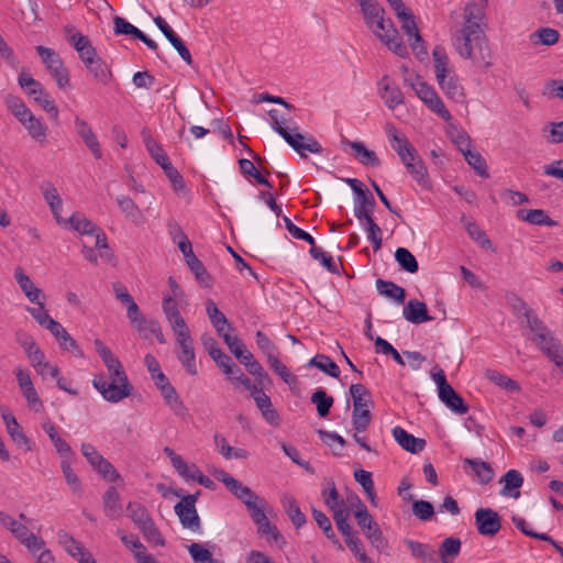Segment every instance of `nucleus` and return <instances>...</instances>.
I'll return each mask as SVG.
<instances>
[{
  "mask_svg": "<svg viewBox=\"0 0 563 563\" xmlns=\"http://www.w3.org/2000/svg\"><path fill=\"white\" fill-rule=\"evenodd\" d=\"M132 325L146 340L155 336L161 344L166 342L161 325L154 319H132Z\"/></svg>",
  "mask_w": 563,
  "mask_h": 563,
  "instance_id": "4be33fe9",
  "label": "nucleus"
},
{
  "mask_svg": "<svg viewBox=\"0 0 563 563\" xmlns=\"http://www.w3.org/2000/svg\"><path fill=\"white\" fill-rule=\"evenodd\" d=\"M461 551V540L459 538H445L439 547L438 553L442 563H451Z\"/></svg>",
  "mask_w": 563,
  "mask_h": 563,
  "instance_id": "4c0bfd02",
  "label": "nucleus"
},
{
  "mask_svg": "<svg viewBox=\"0 0 563 563\" xmlns=\"http://www.w3.org/2000/svg\"><path fill=\"white\" fill-rule=\"evenodd\" d=\"M14 278L27 299L32 303H36L40 311H44V302L42 300L45 297L44 294L34 285L21 267L15 268Z\"/></svg>",
  "mask_w": 563,
  "mask_h": 563,
  "instance_id": "dca6fc26",
  "label": "nucleus"
},
{
  "mask_svg": "<svg viewBox=\"0 0 563 563\" xmlns=\"http://www.w3.org/2000/svg\"><path fill=\"white\" fill-rule=\"evenodd\" d=\"M519 220L534 225L555 227L558 222L552 220L542 209H520L517 212Z\"/></svg>",
  "mask_w": 563,
  "mask_h": 563,
  "instance_id": "c85d7f7f",
  "label": "nucleus"
},
{
  "mask_svg": "<svg viewBox=\"0 0 563 563\" xmlns=\"http://www.w3.org/2000/svg\"><path fill=\"white\" fill-rule=\"evenodd\" d=\"M59 543L64 548V550L73 558L77 559L80 555H85V548L80 542L75 540L67 532H59Z\"/></svg>",
  "mask_w": 563,
  "mask_h": 563,
  "instance_id": "13d9d810",
  "label": "nucleus"
},
{
  "mask_svg": "<svg viewBox=\"0 0 563 563\" xmlns=\"http://www.w3.org/2000/svg\"><path fill=\"white\" fill-rule=\"evenodd\" d=\"M474 517L478 533L482 536L493 537L501 529L499 515L490 508H478Z\"/></svg>",
  "mask_w": 563,
  "mask_h": 563,
  "instance_id": "ddd939ff",
  "label": "nucleus"
},
{
  "mask_svg": "<svg viewBox=\"0 0 563 563\" xmlns=\"http://www.w3.org/2000/svg\"><path fill=\"white\" fill-rule=\"evenodd\" d=\"M401 22V29L405 31L409 38H415V43L412 47L416 48V44L421 43L422 38L418 32L416 22L410 12L405 13L404 15L398 16Z\"/></svg>",
  "mask_w": 563,
  "mask_h": 563,
  "instance_id": "0e129e2a",
  "label": "nucleus"
},
{
  "mask_svg": "<svg viewBox=\"0 0 563 563\" xmlns=\"http://www.w3.org/2000/svg\"><path fill=\"white\" fill-rule=\"evenodd\" d=\"M279 135L301 156H306V151L312 154L322 153V146L312 135H305L298 132V128L279 131Z\"/></svg>",
  "mask_w": 563,
  "mask_h": 563,
  "instance_id": "9b49d317",
  "label": "nucleus"
},
{
  "mask_svg": "<svg viewBox=\"0 0 563 563\" xmlns=\"http://www.w3.org/2000/svg\"><path fill=\"white\" fill-rule=\"evenodd\" d=\"M128 517L133 521L135 527L140 530L143 525L147 523L152 517L148 510L140 503L129 501L126 505Z\"/></svg>",
  "mask_w": 563,
  "mask_h": 563,
  "instance_id": "c03bdc74",
  "label": "nucleus"
},
{
  "mask_svg": "<svg viewBox=\"0 0 563 563\" xmlns=\"http://www.w3.org/2000/svg\"><path fill=\"white\" fill-rule=\"evenodd\" d=\"M93 345L108 371L109 380L106 375L101 373L93 377L92 386L108 402H120L132 394L133 386L129 380L122 363L112 351L99 339L93 341Z\"/></svg>",
  "mask_w": 563,
  "mask_h": 563,
  "instance_id": "f257e3e1",
  "label": "nucleus"
},
{
  "mask_svg": "<svg viewBox=\"0 0 563 563\" xmlns=\"http://www.w3.org/2000/svg\"><path fill=\"white\" fill-rule=\"evenodd\" d=\"M103 510L107 517L115 519L121 516V498L115 487H109L103 495Z\"/></svg>",
  "mask_w": 563,
  "mask_h": 563,
  "instance_id": "2f4dec72",
  "label": "nucleus"
},
{
  "mask_svg": "<svg viewBox=\"0 0 563 563\" xmlns=\"http://www.w3.org/2000/svg\"><path fill=\"white\" fill-rule=\"evenodd\" d=\"M462 153L467 164L472 166L481 177H488L486 161L478 152L465 148L462 150Z\"/></svg>",
  "mask_w": 563,
  "mask_h": 563,
  "instance_id": "3c124183",
  "label": "nucleus"
},
{
  "mask_svg": "<svg viewBox=\"0 0 563 563\" xmlns=\"http://www.w3.org/2000/svg\"><path fill=\"white\" fill-rule=\"evenodd\" d=\"M395 260L404 271L410 274H415L419 269L416 257L405 247L396 250Z\"/></svg>",
  "mask_w": 563,
  "mask_h": 563,
  "instance_id": "4d7b16f0",
  "label": "nucleus"
},
{
  "mask_svg": "<svg viewBox=\"0 0 563 563\" xmlns=\"http://www.w3.org/2000/svg\"><path fill=\"white\" fill-rule=\"evenodd\" d=\"M216 545L211 543H191L187 547L190 556L195 563H223L220 560L212 558L210 549H214Z\"/></svg>",
  "mask_w": 563,
  "mask_h": 563,
  "instance_id": "72a5a7b5",
  "label": "nucleus"
},
{
  "mask_svg": "<svg viewBox=\"0 0 563 563\" xmlns=\"http://www.w3.org/2000/svg\"><path fill=\"white\" fill-rule=\"evenodd\" d=\"M90 75L101 85H108L112 74L107 64L98 56L91 63L85 65Z\"/></svg>",
  "mask_w": 563,
  "mask_h": 563,
  "instance_id": "a19ab883",
  "label": "nucleus"
},
{
  "mask_svg": "<svg viewBox=\"0 0 563 563\" xmlns=\"http://www.w3.org/2000/svg\"><path fill=\"white\" fill-rule=\"evenodd\" d=\"M350 394L353 399V408L368 407L371 405V394L364 385L352 384L350 386Z\"/></svg>",
  "mask_w": 563,
  "mask_h": 563,
  "instance_id": "052dcab7",
  "label": "nucleus"
},
{
  "mask_svg": "<svg viewBox=\"0 0 563 563\" xmlns=\"http://www.w3.org/2000/svg\"><path fill=\"white\" fill-rule=\"evenodd\" d=\"M43 196L45 201L51 208L56 222L60 225H66V219L62 217L63 200L57 189L52 184H46L43 188Z\"/></svg>",
  "mask_w": 563,
  "mask_h": 563,
  "instance_id": "b1692460",
  "label": "nucleus"
},
{
  "mask_svg": "<svg viewBox=\"0 0 563 563\" xmlns=\"http://www.w3.org/2000/svg\"><path fill=\"white\" fill-rule=\"evenodd\" d=\"M41 327L47 329L59 342V345L65 350H76L77 343L65 330V328L55 319H38Z\"/></svg>",
  "mask_w": 563,
  "mask_h": 563,
  "instance_id": "6ab92c4d",
  "label": "nucleus"
},
{
  "mask_svg": "<svg viewBox=\"0 0 563 563\" xmlns=\"http://www.w3.org/2000/svg\"><path fill=\"white\" fill-rule=\"evenodd\" d=\"M142 532L144 539L155 547H164L165 545V539L163 538L161 531L156 527L153 519L147 520L146 525H143V527L140 529Z\"/></svg>",
  "mask_w": 563,
  "mask_h": 563,
  "instance_id": "bf43d9fd",
  "label": "nucleus"
},
{
  "mask_svg": "<svg viewBox=\"0 0 563 563\" xmlns=\"http://www.w3.org/2000/svg\"><path fill=\"white\" fill-rule=\"evenodd\" d=\"M365 537L371 544L378 550V552H386L388 550V541L384 537L377 522H373L372 527L364 531Z\"/></svg>",
  "mask_w": 563,
  "mask_h": 563,
  "instance_id": "6e6d98bb",
  "label": "nucleus"
},
{
  "mask_svg": "<svg viewBox=\"0 0 563 563\" xmlns=\"http://www.w3.org/2000/svg\"><path fill=\"white\" fill-rule=\"evenodd\" d=\"M431 378L438 387L439 399L454 413L465 415L468 411V406L463 398L454 390L448 383L443 369L439 368L437 372L431 373Z\"/></svg>",
  "mask_w": 563,
  "mask_h": 563,
  "instance_id": "423d86ee",
  "label": "nucleus"
},
{
  "mask_svg": "<svg viewBox=\"0 0 563 563\" xmlns=\"http://www.w3.org/2000/svg\"><path fill=\"white\" fill-rule=\"evenodd\" d=\"M376 289L379 295L394 300L396 303H404L406 290L393 282L377 279Z\"/></svg>",
  "mask_w": 563,
  "mask_h": 563,
  "instance_id": "473e14b6",
  "label": "nucleus"
},
{
  "mask_svg": "<svg viewBox=\"0 0 563 563\" xmlns=\"http://www.w3.org/2000/svg\"><path fill=\"white\" fill-rule=\"evenodd\" d=\"M267 506V501L263 498L254 505H250V503H247V510L252 520L257 526L258 533L269 536L276 541L279 538V533L276 527L272 526L266 517L265 509Z\"/></svg>",
  "mask_w": 563,
  "mask_h": 563,
  "instance_id": "f8f14e48",
  "label": "nucleus"
},
{
  "mask_svg": "<svg viewBox=\"0 0 563 563\" xmlns=\"http://www.w3.org/2000/svg\"><path fill=\"white\" fill-rule=\"evenodd\" d=\"M486 377L494 383L495 385L499 386L500 388L508 390V391H519L520 387L517 382L509 378L506 375H503L496 371H488L486 373Z\"/></svg>",
  "mask_w": 563,
  "mask_h": 563,
  "instance_id": "e2e57ef3",
  "label": "nucleus"
},
{
  "mask_svg": "<svg viewBox=\"0 0 563 563\" xmlns=\"http://www.w3.org/2000/svg\"><path fill=\"white\" fill-rule=\"evenodd\" d=\"M432 56L434 62V73L437 79H440L443 76L451 74V70L449 69V57L443 47H434Z\"/></svg>",
  "mask_w": 563,
  "mask_h": 563,
  "instance_id": "8fccbe9b",
  "label": "nucleus"
},
{
  "mask_svg": "<svg viewBox=\"0 0 563 563\" xmlns=\"http://www.w3.org/2000/svg\"><path fill=\"white\" fill-rule=\"evenodd\" d=\"M404 543L410 551L411 556L419 559L422 563L435 562V551L431 545L411 539L404 540Z\"/></svg>",
  "mask_w": 563,
  "mask_h": 563,
  "instance_id": "c756f323",
  "label": "nucleus"
},
{
  "mask_svg": "<svg viewBox=\"0 0 563 563\" xmlns=\"http://www.w3.org/2000/svg\"><path fill=\"white\" fill-rule=\"evenodd\" d=\"M408 173L411 175L415 181L422 188V189H430L431 188V180L427 170V167L424 163L422 162L421 157L416 159L412 164H408V167H406Z\"/></svg>",
  "mask_w": 563,
  "mask_h": 563,
  "instance_id": "79ce46f5",
  "label": "nucleus"
},
{
  "mask_svg": "<svg viewBox=\"0 0 563 563\" xmlns=\"http://www.w3.org/2000/svg\"><path fill=\"white\" fill-rule=\"evenodd\" d=\"M174 460V468L180 476L196 481L197 475L200 473V470L196 464H188L183 457H175Z\"/></svg>",
  "mask_w": 563,
  "mask_h": 563,
  "instance_id": "774afa93",
  "label": "nucleus"
},
{
  "mask_svg": "<svg viewBox=\"0 0 563 563\" xmlns=\"http://www.w3.org/2000/svg\"><path fill=\"white\" fill-rule=\"evenodd\" d=\"M198 496L199 492L196 494L183 496L180 501L175 505L174 509L184 528L200 533V518L196 509V501Z\"/></svg>",
  "mask_w": 563,
  "mask_h": 563,
  "instance_id": "1a4fd4ad",
  "label": "nucleus"
},
{
  "mask_svg": "<svg viewBox=\"0 0 563 563\" xmlns=\"http://www.w3.org/2000/svg\"><path fill=\"white\" fill-rule=\"evenodd\" d=\"M252 398L254 399L256 407L261 411L263 418L271 426H274V427L279 426V423H280L279 415L274 409L269 396L261 387L253 386Z\"/></svg>",
  "mask_w": 563,
  "mask_h": 563,
  "instance_id": "4468645a",
  "label": "nucleus"
},
{
  "mask_svg": "<svg viewBox=\"0 0 563 563\" xmlns=\"http://www.w3.org/2000/svg\"><path fill=\"white\" fill-rule=\"evenodd\" d=\"M379 96L387 108L394 110L396 107L405 102L400 88L394 85L388 76H384L379 84Z\"/></svg>",
  "mask_w": 563,
  "mask_h": 563,
  "instance_id": "a211bd4d",
  "label": "nucleus"
},
{
  "mask_svg": "<svg viewBox=\"0 0 563 563\" xmlns=\"http://www.w3.org/2000/svg\"><path fill=\"white\" fill-rule=\"evenodd\" d=\"M375 205V199L369 191L354 198V216L360 223L373 219L372 213Z\"/></svg>",
  "mask_w": 563,
  "mask_h": 563,
  "instance_id": "393cba45",
  "label": "nucleus"
},
{
  "mask_svg": "<svg viewBox=\"0 0 563 563\" xmlns=\"http://www.w3.org/2000/svg\"><path fill=\"white\" fill-rule=\"evenodd\" d=\"M167 176L170 185L176 194H186L187 187L185 185L183 176L173 166V164H168L166 167L162 168Z\"/></svg>",
  "mask_w": 563,
  "mask_h": 563,
  "instance_id": "69168bd1",
  "label": "nucleus"
},
{
  "mask_svg": "<svg viewBox=\"0 0 563 563\" xmlns=\"http://www.w3.org/2000/svg\"><path fill=\"white\" fill-rule=\"evenodd\" d=\"M67 224H69L79 234L92 238L95 249L99 251V256L101 258L109 257L110 252L107 243V236L93 222L78 213H74L70 218L66 219V225Z\"/></svg>",
  "mask_w": 563,
  "mask_h": 563,
  "instance_id": "20e7f679",
  "label": "nucleus"
},
{
  "mask_svg": "<svg viewBox=\"0 0 563 563\" xmlns=\"http://www.w3.org/2000/svg\"><path fill=\"white\" fill-rule=\"evenodd\" d=\"M74 125L76 133L81 137L85 145L89 148L95 158L100 159L102 157V151L99 141L89 123L80 117L76 115L74 119Z\"/></svg>",
  "mask_w": 563,
  "mask_h": 563,
  "instance_id": "f3484780",
  "label": "nucleus"
},
{
  "mask_svg": "<svg viewBox=\"0 0 563 563\" xmlns=\"http://www.w3.org/2000/svg\"><path fill=\"white\" fill-rule=\"evenodd\" d=\"M42 428L45 431V433L48 435L51 441L53 442L56 451L63 457L67 459L73 455L70 445L63 438L59 437L56 428L53 426L52 422H49V421L44 422Z\"/></svg>",
  "mask_w": 563,
  "mask_h": 563,
  "instance_id": "ea45409f",
  "label": "nucleus"
},
{
  "mask_svg": "<svg viewBox=\"0 0 563 563\" xmlns=\"http://www.w3.org/2000/svg\"><path fill=\"white\" fill-rule=\"evenodd\" d=\"M500 483H504V487L500 490V495L512 497L515 499L520 497L519 488L523 484V477L520 472L516 470H509L501 478Z\"/></svg>",
  "mask_w": 563,
  "mask_h": 563,
  "instance_id": "bb28decb",
  "label": "nucleus"
},
{
  "mask_svg": "<svg viewBox=\"0 0 563 563\" xmlns=\"http://www.w3.org/2000/svg\"><path fill=\"white\" fill-rule=\"evenodd\" d=\"M525 334L563 372V346L542 319H527Z\"/></svg>",
  "mask_w": 563,
  "mask_h": 563,
  "instance_id": "f03ea898",
  "label": "nucleus"
},
{
  "mask_svg": "<svg viewBox=\"0 0 563 563\" xmlns=\"http://www.w3.org/2000/svg\"><path fill=\"white\" fill-rule=\"evenodd\" d=\"M161 394L165 400V404L173 410L175 415H186L187 408L172 384L169 386H165V388L163 387Z\"/></svg>",
  "mask_w": 563,
  "mask_h": 563,
  "instance_id": "37998d69",
  "label": "nucleus"
},
{
  "mask_svg": "<svg viewBox=\"0 0 563 563\" xmlns=\"http://www.w3.org/2000/svg\"><path fill=\"white\" fill-rule=\"evenodd\" d=\"M534 44L553 45L559 40V32L551 27H542L530 35Z\"/></svg>",
  "mask_w": 563,
  "mask_h": 563,
  "instance_id": "680f3d73",
  "label": "nucleus"
},
{
  "mask_svg": "<svg viewBox=\"0 0 563 563\" xmlns=\"http://www.w3.org/2000/svg\"><path fill=\"white\" fill-rule=\"evenodd\" d=\"M0 523L3 528L8 529L20 543L31 532L24 523L18 521L4 511H0Z\"/></svg>",
  "mask_w": 563,
  "mask_h": 563,
  "instance_id": "c9c22d12",
  "label": "nucleus"
},
{
  "mask_svg": "<svg viewBox=\"0 0 563 563\" xmlns=\"http://www.w3.org/2000/svg\"><path fill=\"white\" fill-rule=\"evenodd\" d=\"M349 145L353 150L355 158L362 165L376 167L380 164L376 153L368 150L362 142H349Z\"/></svg>",
  "mask_w": 563,
  "mask_h": 563,
  "instance_id": "e433bc0d",
  "label": "nucleus"
},
{
  "mask_svg": "<svg viewBox=\"0 0 563 563\" xmlns=\"http://www.w3.org/2000/svg\"><path fill=\"white\" fill-rule=\"evenodd\" d=\"M385 132L390 143V146L398 154L399 157L402 156V154H406L410 152L412 148H415L412 144L409 142V140L404 134L399 133V131L394 124H386Z\"/></svg>",
  "mask_w": 563,
  "mask_h": 563,
  "instance_id": "a878e982",
  "label": "nucleus"
},
{
  "mask_svg": "<svg viewBox=\"0 0 563 563\" xmlns=\"http://www.w3.org/2000/svg\"><path fill=\"white\" fill-rule=\"evenodd\" d=\"M464 468L466 470V466L471 467L474 476L476 477L477 482L479 484H487L489 483L494 477V471L492 466L479 459H464Z\"/></svg>",
  "mask_w": 563,
  "mask_h": 563,
  "instance_id": "cd10ccee",
  "label": "nucleus"
},
{
  "mask_svg": "<svg viewBox=\"0 0 563 563\" xmlns=\"http://www.w3.org/2000/svg\"><path fill=\"white\" fill-rule=\"evenodd\" d=\"M437 81L448 98L457 102L464 99L463 86L460 84L455 76L449 74L440 79H437Z\"/></svg>",
  "mask_w": 563,
  "mask_h": 563,
  "instance_id": "7c9ffc66",
  "label": "nucleus"
},
{
  "mask_svg": "<svg viewBox=\"0 0 563 563\" xmlns=\"http://www.w3.org/2000/svg\"><path fill=\"white\" fill-rule=\"evenodd\" d=\"M361 225L367 232V239L372 242L374 250H379L382 247L383 239L382 230L378 224L373 219H368L361 223Z\"/></svg>",
  "mask_w": 563,
  "mask_h": 563,
  "instance_id": "338daca9",
  "label": "nucleus"
},
{
  "mask_svg": "<svg viewBox=\"0 0 563 563\" xmlns=\"http://www.w3.org/2000/svg\"><path fill=\"white\" fill-rule=\"evenodd\" d=\"M19 86L25 91V93L32 98L41 95L44 89L43 85L35 80L29 73L22 70L18 76Z\"/></svg>",
  "mask_w": 563,
  "mask_h": 563,
  "instance_id": "864d4df0",
  "label": "nucleus"
},
{
  "mask_svg": "<svg viewBox=\"0 0 563 563\" xmlns=\"http://www.w3.org/2000/svg\"><path fill=\"white\" fill-rule=\"evenodd\" d=\"M393 435L395 441L406 451L410 453H419L426 446V441L420 438H416L412 434L408 433L401 427H395L393 429Z\"/></svg>",
  "mask_w": 563,
  "mask_h": 563,
  "instance_id": "aec40b11",
  "label": "nucleus"
},
{
  "mask_svg": "<svg viewBox=\"0 0 563 563\" xmlns=\"http://www.w3.org/2000/svg\"><path fill=\"white\" fill-rule=\"evenodd\" d=\"M283 507L296 528L302 527L307 519L303 512L300 510L296 499L290 495H285L282 498Z\"/></svg>",
  "mask_w": 563,
  "mask_h": 563,
  "instance_id": "58836bf2",
  "label": "nucleus"
},
{
  "mask_svg": "<svg viewBox=\"0 0 563 563\" xmlns=\"http://www.w3.org/2000/svg\"><path fill=\"white\" fill-rule=\"evenodd\" d=\"M312 517L314 519V521L317 522L318 527L323 531V533L325 534V537L334 544L336 545L339 549H342V545L339 541V539L336 538L333 529H332V525H331V521L330 519L325 516L324 512H322L321 510H318L316 508L312 509Z\"/></svg>",
  "mask_w": 563,
  "mask_h": 563,
  "instance_id": "09e8293b",
  "label": "nucleus"
},
{
  "mask_svg": "<svg viewBox=\"0 0 563 563\" xmlns=\"http://www.w3.org/2000/svg\"><path fill=\"white\" fill-rule=\"evenodd\" d=\"M29 341L30 347L26 354L35 371L40 375L44 376V368H49V376L57 377V375L59 374L58 367L56 365H51L48 362H46L43 352L35 345L34 341Z\"/></svg>",
  "mask_w": 563,
  "mask_h": 563,
  "instance_id": "412c9836",
  "label": "nucleus"
},
{
  "mask_svg": "<svg viewBox=\"0 0 563 563\" xmlns=\"http://www.w3.org/2000/svg\"><path fill=\"white\" fill-rule=\"evenodd\" d=\"M117 203L124 217L132 223L140 225L145 222V217L141 208L128 196L117 197Z\"/></svg>",
  "mask_w": 563,
  "mask_h": 563,
  "instance_id": "5701e85b",
  "label": "nucleus"
},
{
  "mask_svg": "<svg viewBox=\"0 0 563 563\" xmlns=\"http://www.w3.org/2000/svg\"><path fill=\"white\" fill-rule=\"evenodd\" d=\"M8 110L26 130L29 136L41 145L47 142L48 128L41 118H37L16 96L8 95L4 99Z\"/></svg>",
  "mask_w": 563,
  "mask_h": 563,
  "instance_id": "7ed1b4c3",
  "label": "nucleus"
},
{
  "mask_svg": "<svg viewBox=\"0 0 563 563\" xmlns=\"http://www.w3.org/2000/svg\"><path fill=\"white\" fill-rule=\"evenodd\" d=\"M417 97L429 108L430 111L438 114L444 121L449 122L452 119L450 111L444 106L434 88L426 81L417 78L416 81L410 84Z\"/></svg>",
  "mask_w": 563,
  "mask_h": 563,
  "instance_id": "0eeeda50",
  "label": "nucleus"
},
{
  "mask_svg": "<svg viewBox=\"0 0 563 563\" xmlns=\"http://www.w3.org/2000/svg\"><path fill=\"white\" fill-rule=\"evenodd\" d=\"M170 292L164 297L163 310L166 317H180L184 312L181 306L184 303V292L173 277L168 278Z\"/></svg>",
  "mask_w": 563,
  "mask_h": 563,
  "instance_id": "2eb2a0df",
  "label": "nucleus"
},
{
  "mask_svg": "<svg viewBox=\"0 0 563 563\" xmlns=\"http://www.w3.org/2000/svg\"><path fill=\"white\" fill-rule=\"evenodd\" d=\"M113 291L115 295V298L122 302L128 309L129 317H133L137 313L139 307L135 303L132 296L129 294L125 286H123L121 283H114L113 284Z\"/></svg>",
  "mask_w": 563,
  "mask_h": 563,
  "instance_id": "603ef678",
  "label": "nucleus"
},
{
  "mask_svg": "<svg viewBox=\"0 0 563 563\" xmlns=\"http://www.w3.org/2000/svg\"><path fill=\"white\" fill-rule=\"evenodd\" d=\"M361 7L365 22L369 29L384 18V9L375 0H356Z\"/></svg>",
  "mask_w": 563,
  "mask_h": 563,
  "instance_id": "f704fd0d",
  "label": "nucleus"
},
{
  "mask_svg": "<svg viewBox=\"0 0 563 563\" xmlns=\"http://www.w3.org/2000/svg\"><path fill=\"white\" fill-rule=\"evenodd\" d=\"M483 40L481 25H463L453 36V46L461 57L467 59L472 57L473 47L479 46Z\"/></svg>",
  "mask_w": 563,
  "mask_h": 563,
  "instance_id": "6e6552de",
  "label": "nucleus"
},
{
  "mask_svg": "<svg viewBox=\"0 0 563 563\" xmlns=\"http://www.w3.org/2000/svg\"><path fill=\"white\" fill-rule=\"evenodd\" d=\"M333 401V397L328 396L322 388L317 389L311 396V402L317 406L318 415L322 418L329 415Z\"/></svg>",
  "mask_w": 563,
  "mask_h": 563,
  "instance_id": "5fc2aeb1",
  "label": "nucleus"
},
{
  "mask_svg": "<svg viewBox=\"0 0 563 563\" xmlns=\"http://www.w3.org/2000/svg\"><path fill=\"white\" fill-rule=\"evenodd\" d=\"M371 30L395 54L400 57L407 55V47L404 45L401 37L399 36L390 20H385L384 18L379 19V21L376 22L374 27Z\"/></svg>",
  "mask_w": 563,
  "mask_h": 563,
  "instance_id": "9d476101",
  "label": "nucleus"
},
{
  "mask_svg": "<svg viewBox=\"0 0 563 563\" xmlns=\"http://www.w3.org/2000/svg\"><path fill=\"white\" fill-rule=\"evenodd\" d=\"M213 476L227 487L236 498L245 493L247 486L243 485L241 482L231 476L228 472L223 470H216L213 472Z\"/></svg>",
  "mask_w": 563,
  "mask_h": 563,
  "instance_id": "de8ad7c7",
  "label": "nucleus"
},
{
  "mask_svg": "<svg viewBox=\"0 0 563 563\" xmlns=\"http://www.w3.org/2000/svg\"><path fill=\"white\" fill-rule=\"evenodd\" d=\"M37 55L40 56L43 65L45 66L48 74L55 80L59 89H65L69 86V71L65 67L63 59L58 53L53 48L38 45L35 47Z\"/></svg>",
  "mask_w": 563,
  "mask_h": 563,
  "instance_id": "39448f33",
  "label": "nucleus"
},
{
  "mask_svg": "<svg viewBox=\"0 0 563 563\" xmlns=\"http://www.w3.org/2000/svg\"><path fill=\"white\" fill-rule=\"evenodd\" d=\"M308 366L317 367L327 375L334 378H338L340 376L339 366L328 355L324 354H317L316 356H313L309 361Z\"/></svg>",
  "mask_w": 563,
  "mask_h": 563,
  "instance_id": "49530a36",
  "label": "nucleus"
},
{
  "mask_svg": "<svg viewBox=\"0 0 563 563\" xmlns=\"http://www.w3.org/2000/svg\"><path fill=\"white\" fill-rule=\"evenodd\" d=\"M143 141L147 152L157 165L163 168L172 163L163 147L150 134L144 135Z\"/></svg>",
  "mask_w": 563,
  "mask_h": 563,
  "instance_id": "a18cd8bd",
  "label": "nucleus"
}]
</instances>
